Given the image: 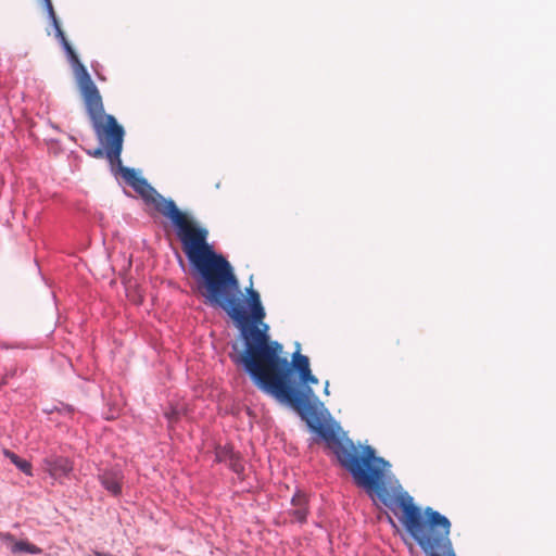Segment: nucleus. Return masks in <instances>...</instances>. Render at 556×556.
I'll return each mask as SVG.
<instances>
[{"instance_id":"obj_7","label":"nucleus","mask_w":556,"mask_h":556,"mask_svg":"<svg viewBox=\"0 0 556 556\" xmlns=\"http://www.w3.org/2000/svg\"><path fill=\"white\" fill-rule=\"evenodd\" d=\"M292 366L299 372L301 383L305 386L318 383V379L311 371L307 356L295 352L293 354Z\"/></svg>"},{"instance_id":"obj_5","label":"nucleus","mask_w":556,"mask_h":556,"mask_svg":"<svg viewBox=\"0 0 556 556\" xmlns=\"http://www.w3.org/2000/svg\"><path fill=\"white\" fill-rule=\"evenodd\" d=\"M42 469L54 480L68 477L73 470V463L59 455H49L42 459Z\"/></svg>"},{"instance_id":"obj_16","label":"nucleus","mask_w":556,"mask_h":556,"mask_svg":"<svg viewBox=\"0 0 556 556\" xmlns=\"http://www.w3.org/2000/svg\"><path fill=\"white\" fill-rule=\"evenodd\" d=\"M328 386H329V382H326V388H325V391L328 393Z\"/></svg>"},{"instance_id":"obj_8","label":"nucleus","mask_w":556,"mask_h":556,"mask_svg":"<svg viewBox=\"0 0 556 556\" xmlns=\"http://www.w3.org/2000/svg\"><path fill=\"white\" fill-rule=\"evenodd\" d=\"M102 485L113 495H118L122 492L123 475L117 469L105 470L100 476Z\"/></svg>"},{"instance_id":"obj_10","label":"nucleus","mask_w":556,"mask_h":556,"mask_svg":"<svg viewBox=\"0 0 556 556\" xmlns=\"http://www.w3.org/2000/svg\"><path fill=\"white\" fill-rule=\"evenodd\" d=\"M4 455L5 457H8L22 472H24L25 475L27 476H33V470H31V464L24 459V458H21L18 455H16L15 453L9 451V450H4Z\"/></svg>"},{"instance_id":"obj_1","label":"nucleus","mask_w":556,"mask_h":556,"mask_svg":"<svg viewBox=\"0 0 556 556\" xmlns=\"http://www.w3.org/2000/svg\"><path fill=\"white\" fill-rule=\"evenodd\" d=\"M119 172L147 205L172 222L184 253L201 277L202 295L208 304L223 308L240 329L244 350L239 351L238 343H233L236 353L230 354L231 361L243 366L254 383L270 395H314L309 387L300 391L291 386V364L281 355L282 345L269 339L260 293L252 287L247 289L249 315L231 265L207 242L208 230L180 211L174 200L159 193L134 168L121 164Z\"/></svg>"},{"instance_id":"obj_3","label":"nucleus","mask_w":556,"mask_h":556,"mask_svg":"<svg viewBox=\"0 0 556 556\" xmlns=\"http://www.w3.org/2000/svg\"><path fill=\"white\" fill-rule=\"evenodd\" d=\"M336 454L340 465L353 477L356 485L377 497L399 519L426 556H456L450 539L451 521L431 507L417 506L414 498L402 486L388 488L387 471L390 464L376 456L375 450L366 445L359 451L354 443L339 433V428L325 422L321 415H300Z\"/></svg>"},{"instance_id":"obj_6","label":"nucleus","mask_w":556,"mask_h":556,"mask_svg":"<svg viewBox=\"0 0 556 556\" xmlns=\"http://www.w3.org/2000/svg\"><path fill=\"white\" fill-rule=\"evenodd\" d=\"M308 497L302 491H296L291 498V507L288 514L293 517V521L304 523L308 515Z\"/></svg>"},{"instance_id":"obj_15","label":"nucleus","mask_w":556,"mask_h":556,"mask_svg":"<svg viewBox=\"0 0 556 556\" xmlns=\"http://www.w3.org/2000/svg\"><path fill=\"white\" fill-rule=\"evenodd\" d=\"M388 519H389L390 523H391L393 527H395V526H396V525H395V522H394V520L392 519V517H390V516H389V517H388Z\"/></svg>"},{"instance_id":"obj_2","label":"nucleus","mask_w":556,"mask_h":556,"mask_svg":"<svg viewBox=\"0 0 556 556\" xmlns=\"http://www.w3.org/2000/svg\"><path fill=\"white\" fill-rule=\"evenodd\" d=\"M309 430L318 434L336 454L340 465L353 477L356 485L377 497L399 519L426 556H456L450 539L451 521L431 507L417 506L402 486L388 488L387 471L390 464L376 456L366 445L359 451L354 443L339 433V428L325 422L320 414H299Z\"/></svg>"},{"instance_id":"obj_9","label":"nucleus","mask_w":556,"mask_h":556,"mask_svg":"<svg viewBox=\"0 0 556 556\" xmlns=\"http://www.w3.org/2000/svg\"><path fill=\"white\" fill-rule=\"evenodd\" d=\"M11 552L14 554H33L37 555L42 552L40 547L35 544L29 543L28 541H16L11 545Z\"/></svg>"},{"instance_id":"obj_14","label":"nucleus","mask_w":556,"mask_h":556,"mask_svg":"<svg viewBox=\"0 0 556 556\" xmlns=\"http://www.w3.org/2000/svg\"><path fill=\"white\" fill-rule=\"evenodd\" d=\"M87 556H113V555H111L109 553L93 552L92 554L87 555Z\"/></svg>"},{"instance_id":"obj_13","label":"nucleus","mask_w":556,"mask_h":556,"mask_svg":"<svg viewBox=\"0 0 556 556\" xmlns=\"http://www.w3.org/2000/svg\"><path fill=\"white\" fill-rule=\"evenodd\" d=\"M0 541L8 544V545H13V542H16L15 538L13 534L11 533H3V532H0Z\"/></svg>"},{"instance_id":"obj_4","label":"nucleus","mask_w":556,"mask_h":556,"mask_svg":"<svg viewBox=\"0 0 556 556\" xmlns=\"http://www.w3.org/2000/svg\"><path fill=\"white\" fill-rule=\"evenodd\" d=\"M49 17L54 26L55 36L59 38L62 47L66 51L71 62L77 70L78 88L84 100L86 111L92 123V127L98 139L104 144L93 150H88V155L102 159L106 156L112 165H121V154L124 142V128L119 125L113 115L105 114L102 97L93 80L91 79L86 67L79 62L77 54L67 41L58 17L55 15L51 0H41Z\"/></svg>"},{"instance_id":"obj_11","label":"nucleus","mask_w":556,"mask_h":556,"mask_svg":"<svg viewBox=\"0 0 556 556\" xmlns=\"http://www.w3.org/2000/svg\"><path fill=\"white\" fill-rule=\"evenodd\" d=\"M233 457H235V454L231 451V448L224 447V448L217 450V452H216V458L218 462H227L228 459L230 462H232Z\"/></svg>"},{"instance_id":"obj_12","label":"nucleus","mask_w":556,"mask_h":556,"mask_svg":"<svg viewBox=\"0 0 556 556\" xmlns=\"http://www.w3.org/2000/svg\"><path fill=\"white\" fill-rule=\"evenodd\" d=\"M181 415V410L178 408H170L169 410L165 412V417L167 418L168 422L172 425L176 422Z\"/></svg>"}]
</instances>
